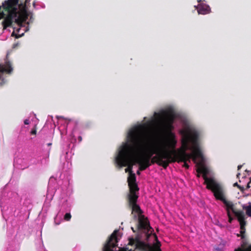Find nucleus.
<instances>
[{
    "instance_id": "f257e3e1",
    "label": "nucleus",
    "mask_w": 251,
    "mask_h": 251,
    "mask_svg": "<svg viewBox=\"0 0 251 251\" xmlns=\"http://www.w3.org/2000/svg\"><path fill=\"white\" fill-rule=\"evenodd\" d=\"M19 0H8L2 4L1 10L0 6V19H4V23L6 25H9L12 21L20 23L21 21L25 20L26 17V12L23 8H21L18 3Z\"/></svg>"
},
{
    "instance_id": "f03ea898",
    "label": "nucleus",
    "mask_w": 251,
    "mask_h": 251,
    "mask_svg": "<svg viewBox=\"0 0 251 251\" xmlns=\"http://www.w3.org/2000/svg\"><path fill=\"white\" fill-rule=\"evenodd\" d=\"M57 124L60 125L59 128L61 132L67 133L68 130H71L69 140L73 144L75 143L78 139V142L82 140L80 131L78 128L77 122L74 119H68L62 116H57Z\"/></svg>"
},
{
    "instance_id": "7ed1b4c3",
    "label": "nucleus",
    "mask_w": 251,
    "mask_h": 251,
    "mask_svg": "<svg viewBox=\"0 0 251 251\" xmlns=\"http://www.w3.org/2000/svg\"><path fill=\"white\" fill-rule=\"evenodd\" d=\"M26 17L24 20L21 21L20 23H17L14 21L11 22V24L9 25H5L4 23V20L2 21V26L3 29H6L7 27L12 26L13 28V31L11 34L12 36H15L16 38H18L22 37L24 35L25 32L29 30L28 25L30 23L32 22V17H30V20L28 21H26L28 19V14L27 12H26Z\"/></svg>"
},
{
    "instance_id": "20e7f679",
    "label": "nucleus",
    "mask_w": 251,
    "mask_h": 251,
    "mask_svg": "<svg viewBox=\"0 0 251 251\" xmlns=\"http://www.w3.org/2000/svg\"><path fill=\"white\" fill-rule=\"evenodd\" d=\"M71 202L69 201L67 199H62L60 201L59 211L58 212V213L54 220V223L55 225H58L60 224L59 222H57V217H61L66 212H70L71 210Z\"/></svg>"
},
{
    "instance_id": "39448f33",
    "label": "nucleus",
    "mask_w": 251,
    "mask_h": 251,
    "mask_svg": "<svg viewBox=\"0 0 251 251\" xmlns=\"http://www.w3.org/2000/svg\"><path fill=\"white\" fill-rule=\"evenodd\" d=\"M13 71L11 63L8 61H6L4 64L0 63V86L5 83L4 78H3V75L4 73L7 74H10Z\"/></svg>"
},
{
    "instance_id": "423d86ee",
    "label": "nucleus",
    "mask_w": 251,
    "mask_h": 251,
    "mask_svg": "<svg viewBox=\"0 0 251 251\" xmlns=\"http://www.w3.org/2000/svg\"><path fill=\"white\" fill-rule=\"evenodd\" d=\"M204 0H198L199 3L198 5H195V7L197 10L199 14L205 15L211 12L210 6L204 3Z\"/></svg>"
},
{
    "instance_id": "0eeeda50",
    "label": "nucleus",
    "mask_w": 251,
    "mask_h": 251,
    "mask_svg": "<svg viewBox=\"0 0 251 251\" xmlns=\"http://www.w3.org/2000/svg\"><path fill=\"white\" fill-rule=\"evenodd\" d=\"M30 158V157L25 156L22 158L16 159L14 162L17 164L19 169L23 170L29 166V160Z\"/></svg>"
},
{
    "instance_id": "6e6552de",
    "label": "nucleus",
    "mask_w": 251,
    "mask_h": 251,
    "mask_svg": "<svg viewBox=\"0 0 251 251\" xmlns=\"http://www.w3.org/2000/svg\"><path fill=\"white\" fill-rule=\"evenodd\" d=\"M54 181H55V179L53 177H51L50 178L49 182L48 190L47 191V196H50H50H51L52 194L53 193V188H52V187H53L52 184Z\"/></svg>"
},
{
    "instance_id": "1a4fd4ad",
    "label": "nucleus",
    "mask_w": 251,
    "mask_h": 251,
    "mask_svg": "<svg viewBox=\"0 0 251 251\" xmlns=\"http://www.w3.org/2000/svg\"><path fill=\"white\" fill-rule=\"evenodd\" d=\"M28 157H30V158L29 160V165H32V164H36L39 163V160L37 159L36 158L31 156H28Z\"/></svg>"
},
{
    "instance_id": "9d476101",
    "label": "nucleus",
    "mask_w": 251,
    "mask_h": 251,
    "mask_svg": "<svg viewBox=\"0 0 251 251\" xmlns=\"http://www.w3.org/2000/svg\"><path fill=\"white\" fill-rule=\"evenodd\" d=\"M244 209L246 210L247 215L251 217V205L244 206Z\"/></svg>"
},
{
    "instance_id": "9b49d317",
    "label": "nucleus",
    "mask_w": 251,
    "mask_h": 251,
    "mask_svg": "<svg viewBox=\"0 0 251 251\" xmlns=\"http://www.w3.org/2000/svg\"><path fill=\"white\" fill-rule=\"evenodd\" d=\"M71 166L72 164L71 162L67 159H66V162L64 163L63 169H65V168H66V169H69L71 168Z\"/></svg>"
},
{
    "instance_id": "f8f14e48",
    "label": "nucleus",
    "mask_w": 251,
    "mask_h": 251,
    "mask_svg": "<svg viewBox=\"0 0 251 251\" xmlns=\"http://www.w3.org/2000/svg\"><path fill=\"white\" fill-rule=\"evenodd\" d=\"M71 218V215L70 212H66V213H65V214L64 216V220L68 221L70 220Z\"/></svg>"
},
{
    "instance_id": "ddd939ff",
    "label": "nucleus",
    "mask_w": 251,
    "mask_h": 251,
    "mask_svg": "<svg viewBox=\"0 0 251 251\" xmlns=\"http://www.w3.org/2000/svg\"><path fill=\"white\" fill-rule=\"evenodd\" d=\"M247 187L248 188H251V177L250 181L248 183Z\"/></svg>"
},
{
    "instance_id": "4468645a",
    "label": "nucleus",
    "mask_w": 251,
    "mask_h": 251,
    "mask_svg": "<svg viewBox=\"0 0 251 251\" xmlns=\"http://www.w3.org/2000/svg\"><path fill=\"white\" fill-rule=\"evenodd\" d=\"M0 207H1V211H2V214H3V212H4V206H3L2 204V202H0Z\"/></svg>"
},
{
    "instance_id": "2eb2a0df",
    "label": "nucleus",
    "mask_w": 251,
    "mask_h": 251,
    "mask_svg": "<svg viewBox=\"0 0 251 251\" xmlns=\"http://www.w3.org/2000/svg\"><path fill=\"white\" fill-rule=\"evenodd\" d=\"M24 122L25 125L29 124V120L28 119H25Z\"/></svg>"
},
{
    "instance_id": "dca6fc26",
    "label": "nucleus",
    "mask_w": 251,
    "mask_h": 251,
    "mask_svg": "<svg viewBox=\"0 0 251 251\" xmlns=\"http://www.w3.org/2000/svg\"><path fill=\"white\" fill-rule=\"evenodd\" d=\"M33 6H34V8H37V9H38V8H39V7H37V6H36V3H35V2H34V3H33Z\"/></svg>"
},
{
    "instance_id": "f3484780",
    "label": "nucleus",
    "mask_w": 251,
    "mask_h": 251,
    "mask_svg": "<svg viewBox=\"0 0 251 251\" xmlns=\"http://www.w3.org/2000/svg\"><path fill=\"white\" fill-rule=\"evenodd\" d=\"M36 130H32L31 132V134H36Z\"/></svg>"
},
{
    "instance_id": "a211bd4d",
    "label": "nucleus",
    "mask_w": 251,
    "mask_h": 251,
    "mask_svg": "<svg viewBox=\"0 0 251 251\" xmlns=\"http://www.w3.org/2000/svg\"><path fill=\"white\" fill-rule=\"evenodd\" d=\"M41 6L42 8H44L45 7V5L44 3H41Z\"/></svg>"
},
{
    "instance_id": "6ab92c4d",
    "label": "nucleus",
    "mask_w": 251,
    "mask_h": 251,
    "mask_svg": "<svg viewBox=\"0 0 251 251\" xmlns=\"http://www.w3.org/2000/svg\"><path fill=\"white\" fill-rule=\"evenodd\" d=\"M140 171H141V170H140L139 169H139H138V171H137V174L138 175H139L140 174Z\"/></svg>"
},
{
    "instance_id": "aec40b11",
    "label": "nucleus",
    "mask_w": 251,
    "mask_h": 251,
    "mask_svg": "<svg viewBox=\"0 0 251 251\" xmlns=\"http://www.w3.org/2000/svg\"><path fill=\"white\" fill-rule=\"evenodd\" d=\"M214 251H221L219 248H216L215 249Z\"/></svg>"
},
{
    "instance_id": "412c9836",
    "label": "nucleus",
    "mask_w": 251,
    "mask_h": 251,
    "mask_svg": "<svg viewBox=\"0 0 251 251\" xmlns=\"http://www.w3.org/2000/svg\"><path fill=\"white\" fill-rule=\"evenodd\" d=\"M242 167V165H239L238 166V169L239 170Z\"/></svg>"
},
{
    "instance_id": "4be33fe9",
    "label": "nucleus",
    "mask_w": 251,
    "mask_h": 251,
    "mask_svg": "<svg viewBox=\"0 0 251 251\" xmlns=\"http://www.w3.org/2000/svg\"><path fill=\"white\" fill-rule=\"evenodd\" d=\"M27 2H28V0H25V4H26V3Z\"/></svg>"
},
{
    "instance_id": "5701e85b",
    "label": "nucleus",
    "mask_w": 251,
    "mask_h": 251,
    "mask_svg": "<svg viewBox=\"0 0 251 251\" xmlns=\"http://www.w3.org/2000/svg\"><path fill=\"white\" fill-rule=\"evenodd\" d=\"M51 144V143H49V144H48V145H49V146H50V145Z\"/></svg>"
},
{
    "instance_id": "b1692460",
    "label": "nucleus",
    "mask_w": 251,
    "mask_h": 251,
    "mask_svg": "<svg viewBox=\"0 0 251 251\" xmlns=\"http://www.w3.org/2000/svg\"><path fill=\"white\" fill-rule=\"evenodd\" d=\"M146 119V117H144V120H145Z\"/></svg>"
},
{
    "instance_id": "393cba45",
    "label": "nucleus",
    "mask_w": 251,
    "mask_h": 251,
    "mask_svg": "<svg viewBox=\"0 0 251 251\" xmlns=\"http://www.w3.org/2000/svg\"><path fill=\"white\" fill-rule=\"evenodd\" d=\"M239 175H240V174H237V176H238Z\"/></svg>"
}]
</instances>
